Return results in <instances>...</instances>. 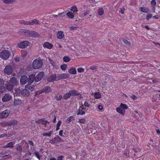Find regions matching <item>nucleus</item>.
Wrapping results in <instances>:
<instances>
[{
	"label": "nucleus",
	"instance_id": "423d86ee",
	"mask_svg": "<svg viewBox=\"0 0 160 160\" xmlns=\"http://www.w3.org/2000/svg\"><path fill=\"white\" fill-rule=\"evenodd\" d=\"M13 71V68L12 66L10 65H8L6 66L4 69V72L5 74L9 75H11Z\"/></svg>",
	"mask_w": 160,
	"mask_h": 160
},
{
	"label": "nucleus",
	"instance_id": "a211bd4d",
	"mask_svg": "<svg viewBox=\"0 0 160 160\" xmlns=\"http://www.w3.org/2000/svg\"><path fill=\"white\" fill-rule=\"evenodd\" d=\"M58 79L59 80L65 79L68 78L69 77V75L67 73H62L61 74H58Z\"/></svg>",
	"mask_w": 160,
	"mask_h": 160
},
{
	"label": "nucleus",
	"instance_id": "dca6fc26",
	"mask_svg": "<svg viewBox=\"0 0 160 160\" xmlns=\"http://www.w3.org/2000/svg\"><path fill=\"white\" fill-rule=\"evenodd\" d=\"M43 46L44 48L51 49L52 48L53 45L52 44L48 42H46L43 43Z\"/></svg>",
	"mask_w": 160,
	"mask_h": 160
},
{
	"label": "nucleus",
	"instance_id": "13d9d810",
	"mask_svg": "<svg viewBox=\"0 0 160 160\" xmlns=\"http://www.w3.org/2000/svg\"><path fill=\"white\" fill-rule=\"evenodd\" d=\"M3 2L5 3H11L12 1V0H3Z\"/></svg>",
	"mask_w": 160,
	"mask_h": 160
},
{
	"label": "nucleus",
	"instance_id": "79ce46f5",
	"mask_svg": "<svg viewBox=\"0 0 160 160\" xmlns=\"http://www.w3.org/2000/svg\"><path fill=\"white\" fill-rule=\"evenodd\" d=\"M27 54V52L26 50H23L21 52V55L22 56L24 57H25Z\"/></svg>",
	"mask_w": 160,
	"mask_h": 160
},
{
	"label": "nucleus",
	"instance_id": "c9c22d12",
	"mask_svg": "<svg viewBox=\"0 0 160 160\" xmlns=\"http://www.w3.org/2000/svg\"><path fill=\"white\" fill-rule=\"evenodd\" d=\"M52 131H51L47 133H44L42 134V135L44 136H47L48 137H50L52 133Z\"/></svg>",
	"mask_w": 160,
	"mask_h": 160
},
{
	"label": "nucleus",
	"instance_id": "6e6d98bb",
	"mask_svg": "<svg viewBox=\"0 0 160 160\" xmlns=\"http://www.w3.org/2000/svg\"><path fill=\"white\" fill-rule=\"evenodd\" d=\"M130 96L134 100H136L137 99V97L133 94H132Z\"/></svg>",
	"mask_w": 160,
	"mask_h": 160
},
{
	"label": "nucleus",
	"instance_id": "774afa93",
	"mask_svg": "<svg viewBox=\"0 0 160 160\" xmlns=\"http://www.w3.org/2000/svg\"><path fill=\"white\" fill-rule=\"evenodd\" d=\"M63 157L62 156H60L58 157V160H64L62 159Z\"/></svg>",
	"mask_w": 160,
	"mask_h": 160
},
{
	"label": "nucleus",
	"instance_id": "cd10ccee",
	"mask_svg": "<svg viewBox=\"0 0 160 160\" xmlns=\"http://www.w3.org/2000/svg\"><path fill=\"white\" fill-rule=\"evenodd\" d=\"M66 14L69 18L71 19L73 18L74 17L73 13L71 12H68Z\"/></svg>",
	"mask_w": 160,
	"mask_h": 160
},
{
	"label": "nucleus",
	"instance_id": "c756f323",
	"mask_svg": "<svg viewBox=\"0 0 160 160\" xmlns=\"http://www.w3.org/2000/svg\"><path fill=\"white\" fill-rule=\"evenodd\" d=\"M51 64L52 65L53 67L56 69H58L59 68V66L57 65V63L53 62H51Z\"/></svg>",
	"mask_w": 160,
	"mask_h": 160
},
{
	"label": "nucleus",
	"instance_id": "7ed1b4c3",
	"mask_svg": "<svg viewBox=\"0 0 160 160\" xmlns=\"http://www.w3.org/2000/svg\"><path fill=\"white\" fill-rule=\"evenodd\" d=\"M42 62L40 58L35 59L32 63V67L34 69H38L40 68L42 65Z\"/></svg>",
	"mask_w": 160,
	"mask_h": 160
},
{
	"label": "nucleus",
	"instance_id": "052dcab7",
	"mask_svg": "<svg viewBox=\"0 0 160 160\" xmlns=\"http://www.w3.org/2000/svg\"><path fill=\"white\" fill-rule=\"evenodd\" d=\"M28 25H33L34 24L33 23V20H32L30 21H28Z\"/></svg>",
	"mask_w": 160,
	"mask_h": 160
},
{
	"label": "nucleus",
	"instance_id": "a878e982",
	"mask_svg": "<svg viewBox=\"0 0 160 160\" xmlns=\"http://www.w3.org/2000/svg\"><path fill=\"white\" fill-rule=\"evenodd\" d=\"M36 122L37 123H41L43 125H45V126H46L47 123V121H46L42 119L37 120L36 121Z\"/></svg>",
	"mask_w": 160,
	"mask_h": 160
},
{
	"label": "nucleus",
	"instance_id": "680f3d73",
	"mask_svg": "<svg viewBox=\"0 0 160 160\" xmlns=\"http://www.w3.org/2000/svg\"><path fill=\"white\" fill-rule=\"evenodd\" d=\"M42 92V91H37L35 93V95H38Z\"/></svg>",
	"mask_w": 160,
	"mask_h": 160
},
{
	"label": "nucleus",
	"instance_id": "f257e3e1",
	"mask_svg": "<svg viewBox=\"0 0 160 160\" xmlns=\"http://www.w3.org/2000/svg\"><path fill=\"white\" fill-rule=\"evenodd\" d=\"M18 83L16 78L12 77L10 80L8 82L6 85L7 89L9 91H11L14 86H17Z\"/></svg>",
	"mask_w": 160,
	"mask_h": 160
},
{
	"label": "nucleus",
	"instance_id": "f3484780",
	"mask_svg": "<svg viewBox=\"0 0 160 160\" xmlns=\"http://www.w3.org/2000/svg\"><path fill=\"white\" fill-rule=\"evenodd\" d=\"M35 76L34 74H32L30 75L28 77V84L32 83L34 80H35Z\"/></svg>",
	"mask_w": 160,
	"mask_h": 160
},
{
	"label": "nucleus",
	"instance_id": "4c0bfd02",
	"mask_svg": "<svg viewBox=\"0 0 160 160\" xmlns=\"http://www.w3.org/2000/svg\"><path fill=\"white\" fill-rule=\"evenodd\" d=\"M63 60L64 62H68L70 60V59L68 56H65L63 57Z\"/></svg>",
	"mask_w": 160,
	"mask_h": 160
},
{
	"label": "nucleus",
	"instance_id": "bb28decb",
	"mask_svg": "<svg viewBox=\"0 0 160 160\" xmlns=\"http://www.w3.org/2000/svg\"><path fill=\"white\" fill-rule=\"evenodd\" d=\"M93 95L94 98L96 99H99L101 97L100 93L98 92H95Z\"/></svg>",
	"mask_w": 160,
	"mask_h": 160
},
{
	"label": "nucleus",
	"instance_id": "6e6552de",
	"mask_svg": "<svg viewBox=\"0 0 160 160\" xmlns=\"http://www.w3.org/2000/svg\"><path fill=\"white\" fill-rule=\"evenodd\" d=\"M22 30V32H23L24 33H28L30 37L37 38L39 36L38 34L36 32L26 30Z\"/></svg>",
	"mask_w": 160,
	"mask_h": 160
},
{
	"label": "nucleus",
	"instance_id": "e433bc0d",
	"mask_svg": "<svg viewBox=\"0 0 160 160\" xmlns=\"http://www.w3.org/2000/svg\"><path fill=\"white\" fill-rule=\"evenodd\" d=\"M62 123V121L61 120L59 121L57 125H56V130H58L59 129V127H60Z\"/></svg>",
	"mask_w": 160,
	"mask_h": 160
},
{
	"label": "nucleus",
	"instance_id": "49530a36",
	"mask_svg": "<svg viewBox=\"0 0 160 160\" xmlns=\"http://www.w3.org/2000/svg\"><path fill=\"white\" fill-rule=\"evenodd\" d=\"M125 8L124 7H122V8H120L119 12L122 14L124 13V12L125 11Z\"/></svg>",
	"mask_w": 160,
	"mask_h": 160
},
{
	"label": "nucleus",
	"instance_id": "412c9836",
	"mask_svg": "<svg viewBox=\"0 0 160 160\" xmlns=\"http://www.w3.org/2000/svg\"><path fill=\"white\" fill-rule=\"evenodd\" d=\"M68 72L72 74H75L77 73V71L75 68L72 67L68 70Z\"/></svg>",
	"mask_w": 160,
	"mask_h": 160
},
{
	"label": "nucleus",
	"instance_id": "4468645a",
	"mask_svg": "<svg viewBox=\"0 0 160 160\" xmlns=\"http://www.w3.org/2000/svg\"><path fill=\"white\" fill-rule=\"evenodd\" d=\"M27 80L28 78L26 75L22 76L20 80L21 84L22 85L25 84L27 83Z\"/></svg>",
	"mask_w": 160,
	"mask_h": 160
},
{
	"label": "nucleus",
	"instance_id": "9b49d317",
	"mask_svg": "<svg viewBox=\"0 0 160 160\" xmlns=\"http://www.w3.org/2000/svg\"><path fill=\"white\" fill-rule=\"evenodd\" d=\"M10 114V111L6 110L0 113V118H4L7 117Z\"/></svg>",
	"mask_w": 160,
	"mask_h": 160
},
{
	"label": "nucleus",
	"instance_id": "4be33fe9",
	"mask_svg": "<svg viewBox=\"0 0 160 160\" xmlns=\"http://www.w3.org/2000/svg\"><path fill=\"white\" fill-rule=\"evenodd\" d=\"M69 92L70 93L71 96V95L74 96V95H78L79 96V97L80 98H82V96H81V95L78 94L76 91L73 90H71V91H70Z\"/></svg>",
	"mask_w": 160,
	"mask_h": 160
},
{
	"label": "nucleus",
	"instance_id": "0eeeda50",
	"mask_svg": "<svg viewBox=\"0 0 160 160\" xmlns=\"http://www.w3.org/2000/svg\"><path fill=\"white\" fill-rule=\"evenodd\" d=\"M16 120H13L9 122H4L0 123V125L2 127H6L14 125L17 123Z\"/></svg>",
	"mask_w": 160,
	"mask_h": 160
},
{
	"label": "nucleus",
	"instance_id": "09e8293b",
	"mask_svg": "<svg viewBox=\"0 0 160 160\" xmlns=\"http://www.w3.org/2000/svg\"><path fill=\"white\" fill-rule=\"evenodd\" d=\"M123 42L127 45H129L130 44V43L129 42L127 39H123L122 40Z\"/></svg>",
	"mask_w": 160,
	"mask_h": 160
},
{
	"label": "nucleus",
	"instance_id": "2f4dec72",
	"mask_svg": "<svg viewBox=\"0 0 160 160\" xmlns=\"http://www.w3.org/2000/svg\"><path fill=\"white\" fill-rule=\"evenodd\" d=\"M71 96L70 92L65 94L63 96L64 99H66L69 98Z\"/></svg>",
	"mask_w": 160,
	"mask_h": 160
},
{
	"label": "nucleus",
	"instance_id": "4d7b16f0",
	"mask_svg": "<svg viewBox=\"0 0 160 160\" xmlns=\"http://www.w3.org/2000/svg\"><path fill=\"white\" fill-rule=\"evenodd\" d=\"M98 108L99 110V111H101L103 109V106L102 105H99L98 106Z\"/></svg>",
	"mask_w": 160,
	"mask_h": 160
},
{
	"label": "nucleus",
	"instance_id": "b1692460",
	"mask_svg": "<svg viewBox=\"0 0 160 160\" xmlns=\"http://www.w3.org/2000/svg\"><path fill=\"white\" fill-rule=\"evenodd\" d=\"M51 91V89L49 87H46L43 88V92L46 93H48L50 92Z\"/></svg>",
	"mask_w": 160,
	"mask_h": 160
},
{
	"label": "nucleus",
	"instance_id": "6ab92c4d",
	"mask_svg": "<svg viewBox=\"0 0 160 160\" xmlns=\"http://www.w3.org/2000/svg\"><path fill=\"white\" fill-rule=\"evenodd\" d=\"M31 84H28L26 86V89H27L28 90H30L31 91H32L34 89L35 86L34 85H31Z\"/></svg>",
	"mask_w": 160,
	"mask_h": 160
},
{
	"label": "nucleus",
	"instance_id": "473e14b6",
	"mask_svg": "<svg viewBox=\"0 0 160 160\" xmlns=\"http://www.w3.org/2000/svg\"><path fill=\"white\" fill-rule=\"evenodd\" d=\"M98 13L99 15H102L104 13V10L103 8H100L99 9H98Z\"/></svg>",
	"mask_w": 160,
	"mask_h": 160
},
{
	"label": "nucleus",
	"instance_id": "c85d7f7f",
	"mask_svg": "<svg viewBox=\"0 0 160 160\" xmlns=\"http://www.w3.org/2000/svg\"><path fill=\"white\" fill-rule=\"evenodd\" d=\"M66 15V13L65 12H62V13H59L58 15H56L55 17L56 18L59 17L60 18H62L63 17H64Z\"/></svg>",
	"mask_w": 160,
	"mask_h": 160
},
{
	"label": "nucleus",
	"instance_id": "69168bd1",
	"mask_svg": "<svg viewBox=\"0 0 160 160\" xmlns=\"http://www.w3.org/2000/svg\"><path fill=\"white\" fill-rule=\"evenodd\" d=\"M28 144L31 146H33V142L30 141H28Z\"/></svg>",
	"mask_w": 160,
	"mask_h": 160
},
{
	"label": "nucleus",
	"instance_id": "f8f14e48",
	"mask_svg": "<svg viewBox=\"0 0 160 160\" xmlns=\"http://www.w3.org/2000/svg\"><path fill=\"white\" fill-rule=\"evenodd\" d=\"M48 81L52 82L53 81H57L59 80L58 75L56 76V74H52L48 78Z\"/></svg>",
	"mask_w": 160,
	"mask_h": 160
},
{
	"label": "nucleus",
	"instance_id": "58836bf2",
	"mask_svg": "<svg viewBox=\"0 0 160 160\" xmlns=\"http://www.w3.org/2000/svg\"><path fill=\"white\" fill-rule=\"evenodd\" d=\"M60 68L62 70H65L67 68V66L66 64H63L61 66Z\"/></svg>",
	"mask_w": 160,
	"mask_h": 160
},
{
	"label": "nucleus",
	"instance_id": "9d476101",
	"mask_svg": "<svg viewBox=\"0 0 160 160\" xmlns=\"http://www.w3.org/2000/svg\"><path fill=\"white\" fill-rule=\"evenodd\" d=\"M88 110V108L87 109L84 108L83 107V106L82 105V106H80L79 108L78 112L77 113V115H84L85 114V112H86Z\"/></svg>",
	"mask_w": 160,
	"mask_h": 160
},
{
	"label": "nucleus",
	"instance_id": "8fccbe9b",
	"mask_svg": "<svg viewBox=\"0 0 160 160\" xmlns=\"http://www.w3.org/2000/svg\"><path fill=\"white\" fill-rule=\"evenodd\" d=\"M78 71L79 72H83L84 71V69L82 68H79L77 69Z\"/></svg>",
	"mask_w": 160,
	"mask_h": 160
},
{
	"label": "nucleus",
	"instance_id": "603ef678",
	"mask_svg": "<svg viewBox=\"0 0 160 160\" xmlns=\"http://www.w3.org/2000/svg\"><path fill=\"white\" fill-rule=\"evenodd\" d=\"M12 157V156L10 155H6L4 156L2 158L3 159H7V158H11Z\"/></svg>",
	"mask_w": 160,
	"mask_h": 160
},
{
	"label": "nucleus",
	"instance_id": "393cba45",
	"mask_svg": "<svg viewBox=\"0 0 160 160\" xmlns=\"http://www.w3.org/2000/svg\"><path fill=\"white\" fill-rule=\"evenodd\" d=\"M15 142H11L6 144L3 147L4 148H12Z\"/></svg>",
	"mask_w": 160,
	"mask_h": 160
},
{
	"label": "nucleus",
	"instance_id": "5fc2aeb1",
	"mask_svg": "<svg viewBox=\"0 0 160 160\" xmlns=\"http://www.w3.org/2000/svg\"><path fill=\"white\" fill-rule=\"evenodd\" d=\"M20 23L24 24L25 25H28V21L22 20L20 22Z\"/></svg>",
	"mask_w": 160,
	"mask_h": 160
},
{
	"label": "nucleus",
	"instance_id": "72a5a7b5",
	"mask_svg": "<svg viewBox=\"0 0 160 160\" xmlns=\"http://www.w3.org/2000/svg\"><path fill=\"white\" fill-rule=\"evenodd\" d=\"M74 120V118L72 116H71L67 119L66 120V122L67 123H68Z\"/></svg>",
	"mask_w": 160,
	"mask_h": 160
},
{
	"label": "nucleus",
	"instance_id": "864d4df0",
	"mask_svg": "<svg viewBox=\"0 0 160 160\" xmlns=\"http://www.w3.org/2000/svg\"><path fill=\"white\" fill-rule=\"evenodd\" d=\"M35 155L36 156V157L38 158V159H39V160H41L40 159V157L39 155V153L37 152H35Z\"/></svg>",
	"mask_w": 160,
	"mask_h": 160
},
{
	"label": "nucleus",
	"instance_id": "ea45409f",
	"mask_svg": "<svg viewBox=\"0 0 160 160\" xmlns=\"http://www.w3.org/2000/svg\"><path fill=\"white\" fill-rule=\"evenodd\" d=\"M59 134L61 136L64 137L65 135V132L63 131V130H61L59 132Z\"/></svg>",
	"mask_w": 160,
	"mask_h": 160
},
{
	"label": "nucleus",
	"instance_id": "a19ab883",
	"mask_svg": "<svg viewBox=\"0 0 160 160\" xmlns=\"http://www.w3.org/2000/svg\"><path fill=\"white\" fill-rule=\"evenodd\" d=\"M55 98L57 100L59 101L62 98V96L61 95H57L55 96Z\"/></svg>",
	"mask_w": 160,
	"mask_h": 160
},
{
	"label": "nucleus",
	"instance_id": "39448f33",
	"mask_svg": "<svg viewBox=\"0 0 160 160\" xmlns=\"http://www.w3.org/2000/svg\"><path fill=\"white\" fill-rule=\"evenodd\" d=\"M10 53L8 50H2L0 53V57L3 60H7L9 58Z\"/></svg>",
	"mask_w": 160,
	"mask_h": 160
},
{
	"label": "nucleus",
	"instance_id": "2eb2a0df",
	"mask_svg": "<svg viewBox=\"0 0 160 160\" xmlns=\"http://www.w3.org/2000/svg\"><path fill=\"white\" fill-rule=\"evenodd\" d=\"M12 98V96L8 94H6L3 97L2 101L6 102L10 100Z\"/></svg>",
	"mask_w": 160,
	"mask_h": 160
},
{
	"label": "nucleus",
	"instance_id": "1a4fd4ad",
	"mask_svg": "<svg viewBox=\"0 0 160 160\" xmlns=\"http://www.w3.org/2000/svg\"><path fill=\"white\" fill-rule=\"evenodd\" d=\"M29 44V42L27 41H24L18 43V46L21 48H23L27 47Z\"/></svg>",
	"mask_w": 160,
	"mask_h": 160
},
{
	"label": "nucleus",
	"instance_id": "f704fd0d",
	"mask_svg": "<svg viewBox=\"0 0 160 160\" xmlns=\"http://www.w3.org/2000/svg\"><path fill=\"white\" fill-rule=\"evenodd\" d=\"M70 10L73 11L74 13L78 11L77 8L75 6H72L70 9Z\"/></svg>",
	"mask_w": 160,
	"mask_h": 160
},
{
	"label": "nucleus",
	"instance_id": "aec40b11",
	"mask_svg": "<svg viewBox=\"0 0 160 160\" xmlns=\"http://www.w3.org/2000/svg\"><path fill=\"white\" fill-rule=\"evenodd\" d=\"M64 34L63 32L61 31H59L57 33V38L58 39H62L64 37Z\"/></svg>",
	"mask_w": 160,
	"mask_h": 160
},
{
	"label": "nucleus",
	"instance_id": "5701e85b",
	"mask_svg": "<svg viewBox=\"0 0 160 160\" xmlns=\"http://www.w3.org/2000/svg\"><path fill=\"white\" fill-rule=\"evenodd\" d=\"M149 11V9L145 7H141V11L143 13H148Z\"/></svg>",
	"mask_w": 160,
	"mask_h": 160
},
{
	"label": "nucleus",
	"instance_id": "ddd939ff",
	"mask_svg": "<svg viewBox=\"0 0 160 160\" xmlns=\"http://www.w3.org/2000/svg\"><path fill=\"white\" fill-rule=\"evenodd\" d=\"M44 74V72H40L38 73L36 77L35 81L36 82H38L40 81L43 77Z\"/></svg>",
	"mask_w": 160,
	"mask_h": 160
},
{
	"label": "nucleus",
	"instance_id": "bf43d9fd",
	"mask_svg": "<svg viewBox=\"0 0 160 160\" xmlns=\"http://www.w3.org/2000/svg\"><path fill=\"white\" fill-rule=\"evenodd\" d=\"M54 139H57V141H59L60 142H61L62 141V139L60 137H59V136H58L54 138Z\"/></svg>",
	"mask_w": 160,
	"mask_h": 160
},
{
	"label": "nucleus",
	"instance_id": "20e7f679",
	"mask_svg": "<svg viewBox=\"0 0 160 160\" xmlns=\"http://www.w3.org/2000/svg\"><path fill=\"white\" fill-rule=\"evenodd\" d=\"M128 108L126 105L122 103L119 107L116 108V110L118 113L123 116L125 114V110L128 109Z\"/></svg>",
	"mask_w": 160,
	"mask_h": 160
},
{
	"label": "nucleus",
	"instance_id": "a18cd8bd",
	"mask_svg": "<svg viewBox=\"0 0 160 160\" xmlns=\"http://www.w3.org/2000/svg\"><path fill=\"white\" fill-rule=\"evenodd\" d=\"M152 15L151 14H148L146 16V19L147 20H148L152 17Z\"/></svg>",
	"mask_w": 160,
	"mask_h": 160
},
{
	"label": "nucleus",
	"instance_id": "3c124183",
	"mask_svg": "<svg viewBox=\"0 0 160 160\" xmlns=\"http://www.w3.org/2000/svg\"><path fill=\"white\" fill-rule=\"evenodd\" d=\"M83 105V106H84L88 108L90 106V105L88 102H87L85 101L84 103V105Z\"/></svg>",
	"mask_w": 160,
	"mask_h": 160
},
{
	"label": "nucleus",
	"instance_id": "f03ea898",
	"mask_svg": "<svg viewBox=\"0 0 160 160\" xmlns=\"http://www.w3.org/2000/svg\"><path fill=\"white\" fill-rule=\"evenodd\" d=\"M15 95H16L28 97L30 94L29 92L27 89H26V88L25 89L22 90H21L20 88H15Z\"/></svg>",
	"mask_w": 160,
	"mask_h": 160
},
{
	"label": "nucleus",
	"instance_id": "338daca9",
	"mask_svg": "<svg viewBox=\"0 0 160 160\" xmlns=\"http://www.w3.org/2000/svg\"><path fill=\"white\" fill-rule=\"evenodd\" d=\"M90 68L91 70H94L97 68V67L95 66H92L90 67Z\"/></svg>",
	"mask_w": 160,
	"mask_h": 160
},
{
	"label": "nucleus",
	"instance_id": "37998d69",
	"mask_svg": "<svg viewBox=\"0 0 160 160\" xmlns=\"http://www.w3.org/2000/svg\"><path fill=\"white\" fill-rule=\"evenodd\" d=\"M33 23L34 24H40V22L39 20L36 19H34L33 20Z\"/></svg>",
	"mask_w": 160,
	"mask_h": 160
},
{
	"label": "nucleus",
	"instance_id": "e2e57ef3",
	"mask_svg": "<svg viewBox=\"0 0 160 160\" xmlns=\"http://www.w3.org/2000/svg\"><path fill=\"white\" fill-rule=\"evenodd\" d=\"M4 81L2 79L0 78V86L4 84Z\"/></svg>",
	"mask_w": 160,
	"mask_h": 160
},
{
	"label": "nucleus",
	"instance_id": "c03bdc74",
	"mask_svg": "<svg viewBox=\"0 0 160 160\" xmlns=\"http://www.w3.org/2000/svg\"><path fill=\"white\" fill-rule=\"evenodd\" d=\"M5 90V88L3 86H0V93L3 92Z\"/></svg>",
	"mask_w": 160,
	"mask_h": 160
},
{
	"label": "nucleus",
	"instance_id": "de8ad7c7",
	"mask_svg": "<svg viewBox=\"0 0 160 160\" xmlns=\"http://www.w3.org/2000/svg\"><path fill=\"white\" fill-rule=\"evenodd\" d=\"M79 122L81 123H84L86 122V120L85 119H81L79 120Z\"/></svg>",
	"mask_w": 160,
	"mask_h": 160
},
{
	"label": "nucleus",
	"instance_id": "0e129e2a",
	"mask_svg": "<svg viewBox=\"0 0 160 160\" xmlns=\"http://www.w3.org/2000/svg\"><path fill=\"white\" fill-rule=\"evenodd\" d=\"M88 12H87V11H86V12H84L83 13V14L82 15V16L84 17V16H86V15H88Z\"/></svg>",
	"mask_w": 160,
	"mask_h": 160
},
{
	"label": "nucleus",
	"instance_id": "7c9ffc66",
	"mask_svg": "<svg viewBox=\"0 0 160 160\" xmlns=\"http://www.w3.org/2000/svg\"><path fill=\"white\" fill-rule=\"evenodd\" d=\"M151 3L152 7V8H154V12L155 9V6L156 5V2L155 0H152L151 1Z\"/></svg>",
	"mask_w": 160,
	"mask_h": 160
}]
</instances>
